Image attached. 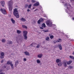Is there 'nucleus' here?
I'll list each match as a JSON object with an SVG mask.
<instances>
[{"label": "nucleus", "mask_w": 74, "mask_h": 74, "mask_svg": "<svg viewBox=\"0 0 74 74\" xmlns=\"http://www.w3.org/2000/svg\"><path fill=\"white\" fill-rule=\"evenodd\" d=\"M14 1L12 0H11L9 1L8 3V5H9V11H11L12 10V5H13Z\"/></svg>", "instance_id": "nucleus-1"}, {"label": "nucleus", "mask_w": 74, "mask_h": 74, "mask_svg": "<svg viewBox=\"0 0 74 74\" xmlns=\"http://www.w3.org/2000/svg\"><path fill=\"white\" fill-rule=\"evenodd\" d=\"M13 14L14 15L16 16V18H19V15L18 11L17 9L16 8H15L14 10V11H13Z\"/></svg>", "instance_id": "nucleus-2"}, {"label": "nucleus", "mask_w": 74, "mask_h": 74, "mask_svg": "<svg viewBox=\"0 0 74 74\" xmlns=\"http://www.w3.org/2000/svg\"><path fill=\"white\" fill-rule=\"evenodd\" d=\"M46 23L49 27H51L52 26V23L51 21V20H48L46 21Z\"/></svg>", "instance_id": "nucleus-3"}, {"label": "nucleus", "mask_w": 74, "mask_h": 74, "mask_svg": "<svg viewBox=\"0 0 74 74\" xmlns=\"http://www.w3.org/2000/svg\"><path fill=\"white\" fill-rule=\"evenodd\" d=\"M23 36L24 37L25 40H27V32L25 31H23Z\"/></svg>", "instance_id": "nucleus-4"}, {"label": "nucleus", "mask_w": 74, "mask_h": 74, "mask_svg": "<svg viewBox=\"0 0 74 74\" xmlns=\"http://www.w3.org/2000/svg\"><path fill=\"white\" fill-rule=\"evenodd\" d=\"M0 11L4 15L7 14V12H6V11H5V9L1 8Z\"/></svg>", "instance_id": "nucleus-5"}, {"label": "nucleus", "mask_w": 74, "mask_h": 74, "mask_svg": "<svg viewBox=\"0 0 74 74\" xmlns=\"http://www.w3.org/2000/svg\"><path fill=\"white\" fill-rule=\"evenodd\" d=\"M62 62L64 66L65 67H67V61L66 60H64L62 61Z\"/></svg>", "instance_id": "nucleus-6"}, {"label": "nucleus", "mask_w": 74, "mask_h": 74, "mask_svg": "<svg viewBox=\"0 0 74 74\" xmlns=\"http://www.w3.org/2000/svg\"><path fill=\"white\" fill-rule=\"evenodd\" d=\"M19 62L18 61V60L16 61L15 62L14 67H16L17 66V65L19 64Z\"/></svg>", "instance_id": "nucleus-7"}, {"label": "nucleus", "mask_w": 74, "mask_h": 74, "mask_svg": "<svg viewBox=\"0 0 74 74\" xmlns=\"http://www.w3.org/2000/svg\"><path fill=\"white\" fill-rule=\"evenodd\" d=\"M39 5V2H37L33 5V6H34L35 7H37V6H38Z\"/></svg>", "instance_id": "nucleus-8"}, {"label": "nucleus", "mask_w": 74, "mask_h": 74, "mask_svg": "<svg viewBox=\"0 0 74 74\" xmlns=\"http://www.w3.org/2000/svg\"><path fill=\"white\" fill-rule=\"evenodd\" d=\"M1 4L2 7H4L5 4V2L4 1H1Z\"/></svg>", "instance_id": "nucleus-9"}, {"label": "nucleus", "mask_w": 74, "mask_h": 74, "mask_svg": "<svg viewBox=\"0 0 74 74\" xmlns=\"http://www.w3.org/2000/svg\"><path fill=\"white\" fill-rule=\"evenodd\" d=\"M20 21H22V22H25L26 21V20L25 18H24L23 17H22L20 19Z\"/></svg>", "instance_id": "nucleus-10"}, {"label": "nucleus", "mask_w": 74, "mask_h": 74, "mask_svg": "<svg viewBox=\"0 0 74 74\" xmlns=\"http://www.w3.org/2000/svg\"><path fill=\"white\" fill-rule=\"evenodd\" d=\"M24 53L25 54V55L30 56V54L27 51H25L24 52Z\"/></svg>", "instance_id": "nucleus-11"}, {"label": "nucleus", "mask_w": 74, "mask_h": 74, "mask_svg": "<svg viewBox=\"0 0 74 74\" xmlns=\"http://www.w3.org/2000/svg\"><path fill=\"white\" fill-rule=\"evenodd\" d=\"M42 56V54H39L38 55V57L39 58H41Z\"/></svg>", "instance_id": "nucleus-12"}, {"label": "nucleus", "mask_w": 74, "mask_h": 74, "mask_svg": "<svg viewBox=\"0 0 74 74\" xmlns=\"http://www.w3.org/2000/svg\"><path fill=\"white\" fill-rule=\"evenodd\" d=\"M72 62H73V61H72V60H69L68 62L67 61V64L69 65V64H70Z\"/></svg>", "instance_id": "nucleus-13"}, {"label": "nucleus", "mask_w": 74, "mask_h": 74, "mask_svg": "<svg viewBox=\"0 0 74 74\" xmlns=\"http://www.w3.org/2000/svg\"><path fill=\"white\" fill-rule=\"evenodd\" d=\"M41 26L42 27H43L44 28H45V27H46V25H45V23H43L41 25Z\"/></svg>", "instance_id": "nucleus-14"}, {"label": "nucleus", "mask_w": 74, "mask_h": 74, "mask_svg": "<svg viewBox=\"0 0 74 74\" xmlns=\"http://www.w3.org/2000/svg\"><path fill=\"white\" fill-rule=\"evenodd\" d=\"M62 62H59L58 63V66H59L60 67V66H62Z\"/></svg>", "instance_id": "nucleus-15"}, {"label": "nucleus", "mask_w": 74, "mask_h": 74, "mask_svg": "<svg viewBox=\"0 0 74 74\" xmlns=\"http://www.w3.org/2000/svg\"><path fill=\"white\" fill-rule=\"evenodd\" d=\"M58 47L60 50H62V45L61 44L58 45Z\"/></svg>", "instance_id": "nucleus-16"}, {"label": "nucleus", "mask_w": 74, "mask_h": 74, "mask_svg": "<svg viewBox=\"0 0 74 74\" xmlns=\"http://www.w3.org/2000/svg\"><path fill=\"white\" fill-rule=\"evenodd\" d=\"M11 21L12 22V23H13V24H14L15 22V21L14 20H13L12 18H11Z\"/></svg>", "instance_id": "nucleus-17"}, {"label": "nucleus", "mask_w": 74, "mask_h": 74, "mask_svg": "<svg viewBox=\"0 0 74 74\" xmlns=\"http://www.w3.org/2000/svg\"><path fill=\"white\" fill-rule=\"evenodd\" d=\"M11 64H12V62H10L9 61H7V64H10V65H11Z\"/></svg>", "instance_id": "nucleus-18"}, {"label": "nucleus", "mask_w": 74, "mask_h": 74, "mask_svg": "<svg viewBox=\"0 0 74 74\" xmlns=\"http://www.w3.org/2000/svg\"><path fill=\"white\" fill-rule=\"evenodd\" d=\"M56 63H59V62H60V60H59V59H58L56 60Z\"/></svg>", "instance_id": "nucleus-19"}, {"label": "nucleus", "mask_w": 74, "mask_h": 74, "mask_svg": "<svg viewBox=\"0 0 74 74\" xmlns=\"http://www.w3.org/2000/svg\"><path fill=\"white\" fill-rule=\"evenodd\" d=\"M17 33L18 34H21L22 33V32L19 30H17Z\"/></svg>", "instance_id": "nucleus-20"}, {"label": "nucleus", "mask_w": 74, "mask_h": 74, "mask_svg": "<svg viewBox=\"0 0 74 74\" xmlns=\"http://www.w3.org/2000/svg\"><path fill=\"white\" fill-rule=\"evenodd\" d=\"M12 44V41H9L8 42V44H9V45H10V44Z\"/></svg>", "instance_id": "nucleus-21"}, {"label": "nucleus", "mask_w": 74, "mask_h": 74, "mask_svg": "<svg viewBox=\"0 0 74 74\" xmlns=\"http://www.w3.org/2000/svg\"><path fill=\"white\" fill-rule=\"evenodd\" d=\"M0 55L1 56H4V53L3 52H2L1 53Z\"/></svg>", "instance_id": "nucleus-22"}, {"label": "nucleus", "mask_w": 74, "mask_h": 74, "mask_svg": "<svg viewBox=\"0 0 74 74\" xmlns=\"http://www.w3.org/2000/svg\"><path fill=\"white\" fill-rule=\"evenodd\" d=\"M36 62H37V63H38V64H39V63H41V61H40V60H36Z\"/></svg>", "instance_id": "nucleus-23"}, {"label": "nucleus", "mask_w": 74, "mask_h": 74, "mask_svg": "<svg viewBox=\"0 0 74 74\" xmlns=\"http://www.w3.org/2000/svg\"><path fill=\"white\" fill-rule=\"evenodd\" d=\"M22 26L23 28H25V29H27V27L26 25H23Z\"/></svg>", "instance_id": "nucleus-24"}, {"label": "nucleus", "mask_w": 74, "mask_h": 74, "mask_svg": "<svg viewBox=\"0 0 74 74\" xmlns=\"http://www.w3.org/2000/svg\"><path fill=\"white\" fill-rule=\"evenodd\" d=\"M46 41H49V37H47L45 39Z\"/></svg>", "instance_id": "nucleus-25"}, {"label": "nucleus", "mask_w": 74, "mask_h": 74, "mask_svg": "<svg viewBox=\"0 0 74 74\" xmlns=\"http://www.w3.org/2000/svg\"><path fill=\"white\" fill-rule=\"evenodd\" d=\"M41 21L40 20H39L38 21V24H40L41 23Z\"/></svg>", "instance_id": "nucleus-26"}, {"label": "nucleus", "mask_w": 74, "mask_h": 74, "mask_svg": "<svg viewBox=\"0 0 74 74\" xmlns=\"http://www.w3.org/2000/svg\"><path fill=\"white\" fill-rule=\"evenodd\" d=\"M39 20H40L41 22H44V20L43 19V18H41L39 19Z\"/></svg>", "instance_id": "nucleus-27"}, {"label": "nucleus", "mask_w": 74, "mask_h": 74, "mask_svg": "<svg viewBox=\"0 0 74 74\" xmlns=\"http://www.w3.org/2000/svg\"><path fill=\"white\" fill-rule=\"evenodd\" d=\"M43 31L45 33H46V32H49V30H48V29L46 30H44Z\"/></svg>", "instance_id": "nucleus-28"}, {"label": "nucleus", "mask_w": 74, "mask_h": 74, "mask_svg": "<svg viewBox=\"0 0 74 74\" xmlns=\"http://www.w3.org/2000/svg\"><path fill=\"white\" fill-rule=\"evenodd\" d=\"M2 42H5V39H4L2 40Z\"/></svg>", "instance_id": "nucleus-29"}, {"label": "nucleus", "mask_w": 74, "mask_h": 74, "mask_svg": "<svg viewBox=\"0 0 74 74\" xmlns=\"http://www.w3.org/2000/svg\"><path fill=\"white\" fill-rule=\"evenodd\" d=\"M69 58H71V59H72L74 60V57L73 56H69Z\"/></svg>", "instance_id": "nucleus-30"}, {"label": "nucleus", "mask_w": 74, "mask_h": 74, "mask_svg": "<svg viewBox=\"0 0 74 74\" xmlns=\"http://www.w3.org/2000/svg\"><path fill=\"white\" fill-rule=\"evenodd\" d=\"M73 67L71 66H69L68 69H73Z\"/></svg>", "instance_id": "nucleus-31"}, {"label": "nucleus", "mask_w": 74, "mask_h": 74, "mask_svg": "<svg viewBox=\"0 0 74 74\" xmlns=\"http://www.w3.org/2000/svg\"><path fill=\"white\" fill-rule=\"evenodd\" d=\"M53 37L54 36L53 35L50 36V38L51 39H52L53 38Z\"/></svg>", "instance_id": "nucleus-32"}, {"label": "nucleus", "mask_w": 74, "mask_h": 74, "mask_svg": "<svg viewBox=\"0 0 74 74\" xmlns=\"http://www.w3.org/2000/svg\"><path fill=\"white\" fill-rule=\"evenodd\" d=\"M10 66L11 67L12 69H13V68H14V65H13V64H10Z\"/></svg>", "instance_id": "nucleus-33"}, {"label": "nucleus", "mask_w": 74, "mask_h": 74, "mask_svg": "<svg viewBox=\"0 0 74 74\" xmlns=\"http://www.w3.org/2000/svg\"><path fill=\"white\" fill-rule=\"evenodd\" d=\"M28 4H25V8H27V7H28Z\"/></svg>", "instance_id": "nucleus-34"}, {"label": "nucleus", "mask_w": 74, "mask_h": 74, "mask_svg": "<svg viewBox=\"0 0 74 74\" xmlns=\"http://www.w3.org/2000/svg\"><path fill=\"white\" fill-rule=\"evenodd\" d=\"M4 58V56H0V58H1V59H3V58Z\"/></svg>", "instance_id": "nucleus-35"}, {"label": "nucleus", "mask_w": 74, "mask_h": 74, "mask_svg": "<svg viewBox=\"0 0 74 74\" xmlns=\"http://www.w3.org/2000/svg\"><path fill=\"white\" fill-rule=\"evenodd\" d=\"M31 7H32V5L30 4L28 6V8H31Z\"/></svg>", "instance_id": "nucleus-36"}, {"label": "nucleus", "mask_w": 74, "mask_h": 74, "mask_svg": "<svg viewBox=\"0 0 74 74\" xmlns=\"http://www.w3.org/2000/svg\"><path fill=\"white\" fill-rule=\"evenodd\" d=\"M19 37H20V39L21 40H22L23 38V36H19Z\"/></svg>", "instance_id": "nucleus-37"}, {"label": "nucleus", "mask_w": 74, "mask_h": 74, "mask_svg": "<svg viewBox=\"0 0 74 74\" xmlns=\"http://www.w3.org/2000/svg\"><path fill=\"white\" fill-rule=\"evenodd\" d=\"M57 42H56V41L55 40H54L53 42V44H55V43H56Z\"/></svg>", "instance_id": "nucleus-38"}, {"label": "nucleus", "mask_w": 74, "mask_h": 74, "mask_svg": "<svg viewBox=\"0 0 74 74\" xmlns=\"http://www.w3.org/2000/svg\"><path fill=\"white\" fill-rule=\"evenodd\" d=\"M61 40H60V39H59L58 40L56 41V42H60V41Z\"/></svg>", "instance_id": "nucleus-39"}, {"label": "nucleus", "mask_w": 74, "mask_h": 74, "mask_svg": "<svg viewBox=\"0 0 74 74\" xmlns=\"http://www.w3.org/2000/svg\"><path fill=\"white\" fill-rule=\"evenodd\" d=\"M35 44H36L35 43H32L30 45H34Z\"/></svg>", "instance_id": "nucleus-40"}, {"label": "nucleus", "mask_w": 74, "mask_h": 74, "mask_svg": "<svg viewBox=\"0 0 74 74\" xmlns=\"http://www.w3.org/2000/svg\"><path fill=\"white\" fill-rule=\"evenodd\" d=\"M36 48H40V45L38 44L37 45V46H36Z\"/></svg>", "instance_id": "nucleus-41"}, {"label": "nucleus", "mask_w": 74, "mask_h": 74, "mask_svg": "<svg viewBox=\"0 0 74 74\" xmlns=\"http://www.w3.org/2000/svg\"><path fill=\"white\" fill-rule=\"evenodd\" d=\"M32 3H35V2H36V1H35L34 0H32Z\"/></svg>", "instance_id": "nucleus-42"}, {"label": "nucleus", "mask_w": 74, "mask_h": 74, "mask_svg": "<svg viewBox=\"0 0 74 74\" xmlns=\"http://www.w3.org/2000/svg\"><path fill=\"white\" fill-rule=\"evenodd\" d=\"M70 1H71V3H74V0H71Z\"/></svg>", "instance_id": "nucleus-43"}, {"label": "nucleus", "mask_w": 74, "mask_h": 74, "mask_svg": "<svg viewBox=\"0 0 74 74\" xmlns=\"http://www.w3.org/2000/svg\"><path fill=\"white\" fill-rule=\"evenodd\" d=\"M1 63H3V62H4V60H2L1 61Z\"/></svg>", "instance_id": "nucleus-44"}, {"label": "nucleus", "mask_w": 74, "mask_h": 74, "mask_svg": "<svg viewBox=\"0 0 74 74\" xmlns=\"http://www.w3.org/2000/svg\"><path fill=\"white\" fill-rule=\"evenodd\" d=\"M24 62H26V59L25 58H24Z\"/></svg>", "instance_id": "nucleus-45"}, {"label": "nucleus", "mask_w": 74, "mask_h": 74, "mask_svg": "<svg viewBox=\"0 0 74 74\" xmlns=\"http://www.w3.org/2000/svg\"><path fill=\"white\" fill-rule=\"evenodd\" d=\"M40 29H44V27H40Z\"/></svg>", "instance_id": "nucleus-46"}, {"label": "nucleus", "mask_w": 74, "mask_h": 74, "mask_svg": "<svg viewBox=\"0 0 74 74\" xmlns=\"http://www.w3.org/2000/svg\"><path fill=\"white\" fill-rule=\"evenodd\" d=\"M27 12H30V10L29 9H28L27 10Z\"/></svg>", "instance_id": "nucleus-47"}, {"label": "nucleus", "mask_w": 74, "mask_h": 74, "mask_svg": "<svg viewBox=\"0 0 74 74\" xmlns=\"http://www.w3.org/2000/svg\"><path fill=\"white\" fill-rule=\"evenodd\" d=\"M69 5H68L69 6V7H71V5L70 4V3H69Z\"/></svg>", "instance_id": "nucleus-48"}, {"label": "nucleus", "mask_w": 74, "mask_h": 74, "mask_svg": "<svg viewBox=\"0 0 74 74\" xmlns=\"http://www.w3.org/2000/svg\"><path fill=\"white\" fill-rule=\"evenodd\" d=\"M64 5H66V6H67L68 5L66 3L65 4H64Z\"/></svg>", "instance_id": "nucleus-49"}, {"label": "nucleus", "mask_w": 74, "mask_h": 74, "mask_svg": "<svg viewBox=\"0 0 74 74\" xmlns=\"http://www.w3.org/2000/svg\"><path fill=\"white\" fill-rule=\"evenodd\" d=\"M2 71H3V70H2L1 69L0 70V73H1V72H2Z\"/></svg>", "instance_id": "nucleus-50"}, {"label": "nucleus", "mask_w": 74, "mask_h": 74, "mask_svg": "<svg viewBox=\"0 0 74 74\" xmlns=\"http://www.w3.org/2000/svg\"><path fill=\"white\" fill-rule=\"evenodd\" d=\"M4 73H3V72H1V73H0V74H3Z\"/></svg>", "instance_id": "nucleus-51"}, {"label": "nucleus", "mask_w": 74, "mask_h": 74, "mask_svg": "<svg viewBox=\"0 0 74 74\" xmlns=\"http://www.w3.org/2000/svg\"><path fill=\"white\" fill-rule=\"evenodd\" d=\"M27 2H30V1L29 0H27Z\"/></svg>", "instance_id": "nucleus-52"}, {"label": "nucleus", "mask_w": 74, "mask_h": 74, "mask_svg": "<svg viewBox=\"0 0 74 74\" xmlns=\"http://www.w3.org/2000/svg\"><path fill=\"white\" fill-rule=\"evenodd\" d=\"M43 21H44V20H45V18H43Z\"/></svg>", "instance_id": "nucleus-53"}, {"label": "nucleus", "mask_w": 74, "mask_h": 74, "mask_svg": "<svg viewBox=\"0 0 74 74\" xmlns=\"http://www.w3.org/2000/svg\"><path fill=\"white\" fill-rule=\"evenodd\" d=\"M44 17H47V16H44Z\"/></svg>", "instance_id": "nucleus-54"}, {"label": "nucleus", "mask_w": 74, "mask_h": 74, "mask_svg": "<svg viewBox=\"0 0 74 74\" xmlns=\"http://www.w3.org/2000/svg\"><path fill=\"white\" fill-rule=\"evenodd\" d=\"M71 41H73V40L71 39Z\"/></svg>", "instance_id": "nucleus-55"}, {"label": "nucleus", "mask_w": 74, "mask_h": 74, "mask_svg": "<svg viewBox=\"0 0 74 74\" xmlns=\"http://www.w3.org/2000/svg\"><path fill=\"white\" fill-rule=\"evenodd\" d=\"M68 7H67V9H68Z\"/></svg>", "instance_id": "nucleus-56"}, {"label": "nucleus", "mask_w": 74, "mask_h": 74, "mask_svg": "<svg viewBox=\"0 0 74 74\" xmlns=\"http://www.w3.org/2000/svg\"><path fill=\"white\" fill-rule=\"evenodd\" d=\"M41 64H40V65H41Z\"/></svg>", "instance_id": "nucleus-57"}, {"label": "nucleus", "mask_w": 74, "mask_h": 74, "mask_svg": "<svg viewBox=\"0 0 74 74\" xmlns=\"http://www.w3.org/2000/svg\"><path fill=\"white\" fill-rule=\"evenodd\" d=\"M36 11V10H35V11Z\"/></svg>", "instance_id": "nucleus-58"}, {"label": "nucleus", "mask_w": 74, "mask_h": 74, "mask_svg": "<svg viewBox=\"0 0 74 74\" xmlns=\"http://www.w3.org/2000/svg\"><path fill=\"white\" fill-rule=\"evenodd\" d=\"M33 9H34V8H33Z\"/></svg>", "instance_id": "nucleus-59"}, {"label": "nucleus", "mask_w": 74, "mask_h": 74, "mask_svg": "<svg viewBox=\"0 0 74 74\" xmlns=\"http://www.w3.org/2000/svg\"><path fill=\"white\" fill-rule=\"evenodd\" d=\"M3 74H4V73H3Z\"/></svg>", "instance_id": "nucleus-60"}, {"label": "nucleus", "mask_w": 74, "mask_h": 74, "mask_svg": "<svg viewBox=\"0 0 74 74\" xmlns=\"http://www.w3.org/2000/svg\"><path fill=\"white\" fill-rule=\"evenodd\" d=\"M34 22H35L34 21Z\"/></svg>", "instance_id": "nucleus-61"}]
</instances>
